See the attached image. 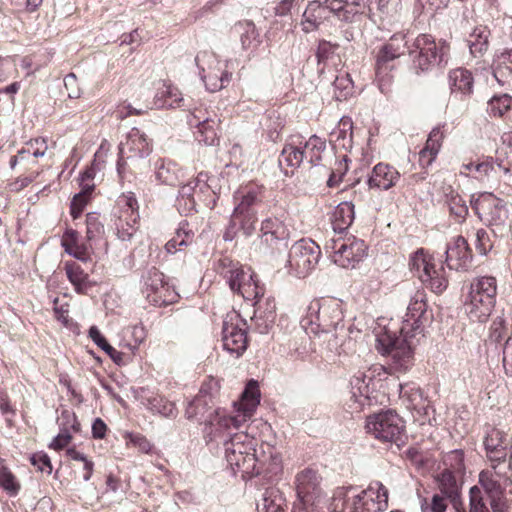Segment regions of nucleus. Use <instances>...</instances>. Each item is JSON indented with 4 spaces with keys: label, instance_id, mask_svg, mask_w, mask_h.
Listing matches in <instances>:
<instances>
[{
    "label": "nucleus",
    "instance_id": "4",
    "mask_svg": "<svg viewBox=\"0 0 512 512\" xmlns=\"http://www.w3.org/2000/svg\"><path fill=\"white\" fill-rule=\"evenodd\" d=\"M387 507L388 490L379 481H372L363 490L354 486L338 487L330 504L333 512H383Z\"/></svg>",
    "mask_w": 512,
    "mask_h": 512
},
{
    "label": "nucleus",
    "instance_id": "12",
    "mask_svg": "<svg viewBox=\"0 0 512 512\" xmlns=\"http://www.w3.org/2000/svg\"><path fill=\"white\" fill-rule=\"evenodd\" d=\"M321 256L320 247L310 239L295 242L289 251V273L297 278H305L317 266Z\"/></svg>",
    "mask_w": 512,
    "mask_h": 512
},
{
    "label": "nucleus",
    "instance_id": "54",
    "mask_svg": "<svg viewBox=\"0 0 512 512\" xmlns=\"http://www.w3.org/2000/svg\"><path fill=\"white\" fill-rule=\"evenodd\" d=\"M447 205L450 213L455 216L458 222L465 220L468 215V206L466 201L457 193L451 192L447 195Z\"/></svg>",
    "mask_w": 512,
    "mask_h": 512
},
{
    "label": "nucleus",
    "instance_id": "50",
    "mask_svg": "<svg viewBox=\"0 0 512 512\" xmlns=\"http://www.w3.org/2000/svg\"><path fill=\"white\" fill-rule=\"evenodd\" d=\"M334 98L337 101L346 100L353 94L354 85L350 75L347 72H340L333 82Z\"/></svg>",
    "mask_w": 512,
    "mask_h": 512
},
{
    "label": "nucleus",
    "instance_id": "10",
    "mask_svg": "<svg viewBox=\"0 0 512 512\" xmlns=\"http://www.w3.org/2000/svg\"><path fill=\"white\" fill-rule=\"evenodd\" d=\"M324 249L332 261L342 268H354L366 254L367 246L356 238L332 237L325 243Z\"/></svg>",
    "mask_w": 512,
    "mask_h": 512
},
{
    "label": "nucleus",
    "instance_id": "38",
    "mask_svg": "<svg viewBox=\"0 0 512 512\" xmlns=\"http://www.w3.org/2000/svg\"><path fill=\"white\" fill-rule=\"evenodd\" d=\"M219 122L217 115L213 114V118H205L202 120V124L195 126L197 130L194 134L197 141L208 146L215 145L218 141Z\"/></svg>",
    "mask_w": 512,
    "mask_h": 512
},
{
    "label": "nucleus",
    "instance_id": "60",
    "mask_svg": "<svg viewBox=\"0 0 512 512\" xmlns=\"http://www.w3.org/2000/svg\"><path fill=\"white\" fill-rule=\"evenodd\" d=\"M149 408L153 412L163 415L165 417L175 416L174 404L162 397H153L151 400H149Z\"/></svg>",
    "mask_w": 512,
    "mask_h": 512
},
{
    "label": "nucleus",
    "instance_id": "44",
    "mask_svg": "<svg viewBox=\"0 0 512 512\" xmlns=\"http://www.w3.org/2000/svg\"><path fill=\"white\" fill-rule=\"evenodd\" d=\"M66 275L79 294H86L91 288L88 274L76 262L65 264Z\"/></svg>",
    "mask_w": 512,
    "mask_h": 512
},
{
    "label": "nucleus",
    "instance_id": "49",
    "mask_svg": "<svg viewBox=\"0 0 512 512\" xmlns=\"http://www.w3.org/2000/svg\"><path fill=\"white\" fill-rule=\"evenodd\" d=\"M105 229L103 223L100 221V216L96 212H90L86 215V238L90 243H96L103 238Z\"/></svg>",
    "mask_w": 512,
    "mask_h": 512
},
{
    "label": "nucleus",
    "instance_id": "63",
    "mask_svg": "<svg viewBox=\"0 0 512 512\" xmlns=\"http://www.w3.org/2000/svg\"><path fill=\"white\" fill-rule=\"evenodd\" d=\"M446 509L444 497L439 494H434L430 501L426 498L421 500L422 512H445Z\"/></svg>",
    "mask_w": 512,
    "mask_h": 512
},
{
    "label": "nucleus",
    "instance_id": "25",
    "mask_svg": "<svg viewBox=\"0 0 512 512\" xmlns=\"http://www.w3.org/2000/svg\"><path fill=\"white\" fill-rule=\"evenodd\" d=\"M320 477L311 468H305L296 475L295 484L298 498L303 504L312 501L319 489Z\"/></svg>",
    "mask_w": 512,
    "mask_h": 512
},
{
    "label": "nucleus",
    "instance_id": "41",
    "mask_svg": "<svg viewBox=\"0 0 512 512\" xmlns=\"http://www.w3.org/2000/svg\"><path fill=\"white\" fill-rule=\"evenodd\" d=\"M155 105L158 108H180L185 106L184 99L176 87L163 85L155 96Z\"/></svg>",
    "mask_w": 512,
    "mask_h": 512
},
{
    "label": "nucleus",
    "instance_id": "26",
    "mask_svg": "<svg viewBox=\"0 0 512 512\" xmlns=\"http://www.w3.org/2000/svg\"><path fill=\"white\" fill-rule=\"evenodd\" d=\"M261 242L274 247L289 236L286 225L277 217L266 218L261 224Z\"/></svg>",
    "mask_w": 512,
    "mask_h": 512
},
{
    "label": "nucleus",
    "instance_id": "28",
    "mask_svg": "<svg viewBox=\"0 0 512 512\" xmlns=\"http://www.w3.org/2000/svg\"><path fill=\"white\" fill-rule=\"evenodd\" d=\"M461 477L448 471H442L437 477L441 493L450 500L456 510H459L462 505L460 499L461 485L459 483Z\"/></svg>",
    "mask_w": 512,
    "mask_h": 512
},
{
    "label": "nucleus",
    "instance_id": "58",
    "mask_svg": "<svg viewBox=\"0 0 512 512\" xmlns=\"http://www.w3.org/2000/svg\"><path fill=\"white\" fill-rule=\"evenodd\" d=\"M0 486L11 496L16 495L20 490V485L15 476L2 460H0Z\"/></svg>",
    "mask_w": 512,
    "mask_h": 512
},
{
    "label": "nucleus",
    "instance_id": "5",
    "mask_svg": "<svg viewBox=\"0 0 512 512\" xmlns=\"http://www.w3.org/2000/svg\"><path fill=\"white\" fill-rule=\"evenodd\" d=\"M301 326L309 334L335 332L344 330L343 302L336 298L315 299L307 307V313L301 320Z\"/></svg>",
    "mask_w": 512,
    "mask_h": 512
},
{
    "label": "nucleus",
    "instance_id": "31",
    "mask_svg": "<svg viewBox=\"0 0 512 512\" xmlns=\"http://www.w3.org/2000/svg\"><path fill=\"white\" fill-rule=\"evenodd\" d=\"M302 151V141L299 138L293 140L290 143H286L281 151V155L279 158V165L281 167L286 166L287 168H291L290 173L292 174L294 169L298 168L302 163H304V156ZM285 174L288 175L289 171L285 169Z\"/></svg>",
    "mask_w": 512,
    "mask_h": 512
},
{
    "label": "nucleus",
    "instance_id": "64",
    "mask_svg": "<svg viewBox=\"0 0 512 512\" xmlns=\"http://www.w3.org/2000/svg\"><path fill=\"white\" fill-rule=\"evenodd\" d=\"M470 512H490L479 487L473 486L470 489Z\"/></svg>",
    "mask_w": 512,
    "mask_h": 512
},
{
    "label": "nucleus",
    "instance_id": "7",
    "mask_svg": "<svg viewBox=\"0 0 512 512\" xmlns=\"http://www.w3.org/2000/svg\"><path fill=\"white\" fill-rule=\"evenodd\" d=\"M450 47L445 40L438 42L429 34H419L408 48L417 73L428 72L434 67L447 64Z\"/></svg>",
    "mask_w": 512,
    "mask_h": 512
},
{
    "label": "nucleus",
    "instance_id": "40",
    "mask_svg": "<svg viewBox=\"0 0 512 512\" xmlns=\"http://www.w3.org/2000/svg\"><path fill=\"white\" fill-rule=\"evenodd\" d=\"M490 31L485 26L475 27L469 34L466 42L470 53L474 57L482 56L488 49Z\"/></svg>",
    "mask_w": 512,
    "mask_h": 512
},
{
    "label": "nucleus",
    "instance_id": "36",
    "mask_svg": "<svg viewBox=\"0 0 512 512\" xmlns=\"http://www.w3.org/2000/svg\"><path fill=\"white\" fill-rule=\"evenodd\" d=\"M493 74L496 80L502 85L512 80V48L495 56L493 61Z\"/></svg>",
    "mask_w": 512,
    "mask_h": 512
},
{
    "label": "nucleus",
    "instance_id": "32",
    "mask_svg": "<svg viewBox=\"0 0 512 512\" xmlns=\"http://www.w3.org/2000/svg\"><path fill=\"white\" fill-rule=\"evenodd\" d=\"M355 217L354 204L352 202H341L333 210L331 224L334 233L341 234L353 223Z\"/></svg>",
    "mask_w": 512,
    "mask_h": 512
},
{
    "label": "nucleus",
    "instance_id": "51",
    "mask_svg": "<svg viewBox=\"0 0 512 512\" xmlns=\"http://www.w3.org/2000/svg\"><path fill=\"white\" fill-rule=\"evenodd\" d=\"M234 217V222L237 223L240 232L245 236H251L256 230L257 224V212H242L241 214L238 212L232 213Z\"/></svg>",
    "mask_w": 512,
    "mask_h": 512
},
{
    "label": "nucleus",
    "instance_id": "22",
    "mask_svg": "<svg viewBox=\"0 0 512 512\" xmlns=\"http://www.w3.org/2000/svg\"><path fill=\"white\" fill-rule=\"evenodd\" d=\"M445 255L447 266L454 270L466 268L472 257L468 243L462 236L455 237L452 242L447 244Z\"/></svg>",
    "mask_w": 512,
    "mask_h": 512
},
{
    "label": "nucleus",
    "instance_id": "30",
    "mask_svg": "<svg viewBox=\"0 0 512 512\" xmlns=\"http://www.w3.org/2000/svg\"><path fill=\"white\" fill-rule=\"evenodd\" d=\"M287 503L279 488L271 486L265 489L257 503V512H286Z\"/></svg>",
    "mask_w": 512,
    "mask_h": 512
},
{
    "label": "nucleus",
    "instance_id": "62",
    "mask_svg": "<svg viewBox=\"0 0 512 512\" xmlns=\"http://www.w3.org/2000/svg\"><path fill=\"white\" fill-rule=\"evenodd\" d=\"M385 45L386 49L396 52L399 56L408 52V48L411 46L403 33L394 34Z\"/></svg>",
    "mask_w": 512,
    "mask_h": 512
},
{
    "label": "nucleus",
    "instance_id": "21",
    "mask_svg": "<svg viewBox=\"0 0 512 512\" xmlns=\"http://www.w3.org/2000/svg\"><path fill=\"white\" fill-rule=\"evenodd\" d=\"M257 474H263L268 480H275L282 472V460L274 447L269 444L261 445L257 451Z\"/></svg>",
    "mask_w": 512,
    "mask_h": 512
},
{
    "label": "nucleus",
    "instance_id": "23",
    "mask_svg": "<svg viewBox=\"0 0 512 512\" xmlns=\"http://www.w3.org/2000/svg\"><path fill=\"white\" fill-rule=\"evenodd\" d=\"M399 179L400 173L396 168L381 162L372 169L367 184L370 189L388 190L395 186Z\"/></svg>",
    "mask_w": 512,
    "mask_h": 512
},
{
    "label": "nucleus",
    "instance_id": "14",
    "mask_svg": "<svg viewBox=\"0 0 512 512\" xmlns=\"http://www.w3.org/2000/svg\"><path fill=\"white\" fill-rule=\"evenodd\" d=\"M507 464H490V468L479 474V483L483 487L494 512H507L503 500L502 483L507 480Z\"/></svg>",
    "mask_w": 512,
    "mask_h": 512
},
{
    "label": "nucleus",
    "instance_id": "37",
    "mask_svg": "<svg viewBox=\"0 0 512 512\" xmlns=\"http://www.w3.org/2000/svg\"><path fill=\"white\" fill-rule=\"evenodd\" d=\"M326 150V141L317 135H312L307 141L302 142L304 160L310 166H317L322 160V154Z\"/></svg>",
    "mask_w": 512,
    "mask_h": 512
},
{
    "label": "nucleus",
    "instance_id": "20",
    "mask_svg": "<svg viewBox=\"0 0 512 512\" xmlns=\"http://www.w3.org/2000/svg\"><path fill=\"white\" fill-rule=\"evenodd\" d=\"M263 198V187L255 183L240 186L233 194V212H238V214L242 212H257L256 206L263 201Z\"/></svg>",
    "mask_w": 512,
    "mask_h": 512
},
{
    "label": "nucleus",
    "instance_id": "34",
    "mask_svg": "<svg viewBox=\"0 0 512 512\" xmlns=\"http://www.w3.org/2000/svg\"><path fill=\"white\" fill-rule=\"evenodd\" d=\"M212 179L205 172H200L193 183L196 185L197 203L202 202L206 207L212 209L216 204V192L212 188Z\"/></svg>",
    "mask_w": 512,
    "mask_h": 512
},
{
    "label": "nucleus",
    "instance_id": "29",
    "mask_svg": "<svg viewBox=\"0 0 512 512\" xmlns=\"http://www.w3.org/2000/svg\"><path fill=\"white\" fill-rule=\"evenodd\" d=\"M449 87L452 94L470 96L473 92L474 78L472 73L465 68H456L449 72Z\"/></svg>",
    "mask_w": 512,
    "mask_h": 512
},
{
    "label": "nucleus",
    "instance_id": "46",
    "mask_svg": "<svg viewBox=\"0 0 512 512\" xmlns=\"http://www.w3.org/2000/svg\"><path fill=\"white\" fill-rule=\"evenodd\" d=\"M443 471L463 476L465 473L464 451L455 449L443 456Z\"/></svg>",
    "mask_w": 512,
    "mask_h": 512
},
{
    "label": "nucleus",
    "instance_id": "18",
    "mask_svg": "<svg viewBox=\"0 0 512 512\" xmlns=\"http://www.w3.org/2000/svg\"><path fill=\"white\" fill-rule=\"evenodd\" d=\"M118 204L122 207V211L115 222L117 236L122 241H129L136 232L139 216L137 200L133 195L123 196Z\"/></svg>",
    "mask_w": 512,
    "mask_h": 512
},
{
    "label": "nucleus",
    "instance_id": "1",
    "mask_svg": "<svg viewBox=\"0 0 512 512\" xmlns=\"http://www.w3.org/2000/svg\"><path fill=\"white\" fill-rule=\"evenodd\" d=\"M260 403L258 383L250 380L238 402L234 403L233 414L216 409L204 423V438L209 445H222L227 465L234 474L252 478L257 474V440L247 431L246 423Z\"/></svg>",
    "mask_w": 512,
    "mask_h": 512
},
{
    "label": "nucleus",
    "instance_id": "27",
    "mask_svg": "<svg viewBox=\"0 0 512 512\" xmlns=\"http://www.w3.org/2000/svg\"><path fill=\"white\" fill-rule=\"evenodd\" d=\"M327 7L341 21L352 22L364 12V0H327Z\"/></svg>",
    "mask_w": 512,
    "mask_h": 512
},
{
    "label": "nucleus",
    "instance_id": "9",
    "mask_svg": "<svg viewBox=\"0 0 512 512\" xmlns=\"http://www.w3.org/2000/svg\"><path fill=\"white\" fill-rule=\"evenodd\" d=\"M411 272L419 278V280L430 287L436 293L441 294L448 286V280L445 275L443 265L438 268L433 262V258L423 249H418L412 254L409 261Z\"/></svg>",
    "mask_w": 512,
    "mask_h": 512
},
{
    "label": "nucleus",
    "instance_id": "2",
    "mask_svg": "<svg viewBox=\"0 0 512 512\" xmlns=\"http://www.w3.org/2000/svg\"><path fill=\"white\" fill-rule=\"evenodd\" d=\"M427 307L426 292L417 290L410 298L399 337L396 330L387 327L374 330L377 351L390 357V367L396 372H406L414 364V339L423 333L424 324L431 318Z\"/></svg>",
    "mask_w": 512,
    "mask_h": 512
},
{
    "label": "nucleus",
    "instance_id": "13",
    "mask_svg": "<svg viewBox=\"0 0 512 512\" xmlns=\"http://www.w3.org/2000/svg\"><path fill=\"white\" fill-rule=\"evenodd\" d=\"M366 429L368 433L383 442L398 443L403 440L405 425L395 411L387 410L369 416Z\"/></svg>",
    "mask_w": 512,
    "mask_h": 512
},
{
    "label": "nucleus",
    "instance_id": "53",
    "mask_svg": "<svg viewBox=\"0 0 512 512\" xmlns=\"http://www.w3.org/2000/svg\"><path fill=\"white\" fill-rule=\"evenodd\" d=\"M474 167L473 178L479 181H485L496 174L497 163L492 157H483L481 160L476 162Z\"/></svg>",
    "mask_w": 512,
    "mask_h": 512
},
{
    "label": "nucleus",
    "instance_id": "6",
    "mask_svg": "<svg viewBox=\"0 0 512 512\" xmlns=\"http://www.w3.org/2000/svg\"><path fill=\"white\" fill-rule=\"evenodd\" d=\"M498 284L494 276H477L469 286L465 312L473 322L484 323L490 317L497 297Z\"/></svg>",
    "mask_w": 512,
    "mask_h": 512
},
{
    "label": "nucleus",
    "instance_id": "3",
    "mask_svg": "<svg viewBox=\"0 0 512 512\" xmlns=\"http://www.w3.org/2000/svg\"><path fill=\"white\" fill-rule=\"evenodd\" d=\"M216 270L226 279L233 292L240 294L245 300L253 303L256 319L266 318L268 324L275 322V300L273 298L263 299L265 288L263 285H260L256 275L250 268L244 269L238 262L224 257L219 259Z\"/></svg>",
    "mask_w": 512,
    "mask_h": 512
},
{
    "label": "nucleus",
    "instance_id": "52",
    "mask_svg": "<svg viewBox=\"0 0 512 512\" xmlns=\"http://www.w3.org/2000/svg\"><path fill=\"white\" fill-rule=\"evenodd\" d=\"M332 140L344 149L352 147V123L341 119L340 127L331 133Z\"/></svg>",
    "mask_w": 512,
    "mask_h": 512
},
{
    "label": "nucleus",
    "instance_id": "43",
    "mask_svg": "<svg viewBox=\"0 0 512 512\" xmlns=\"http://www.w3.org/2000/svg\"><path fill=\"white\" fill-rule=\"evenodd\" d=\"M142 281V293L148 302L167 284L164 281V274L155 267L147 270L142 276Z\"/></svg>",
    "mask_w": 512,
    "mask_h": 512
},
{
    "label": "nucleus",
    "instance_id": "11",
    "mask_svg": "<svg viewBox=\"0 0 512 512\" xmlns=\"http://www.w3.org/2000/svg\"><path fill=\"white\" fill-rule=\"evenodd\" d=\"M201 80L209 92H217L225 88L231 81L232 73L217 56L209 51H202L195 57Z\"/></svg>",
    "mask_w": 512,
    "mask_h": 512
},
{
    "label": "nucleus",
    "instance_id": "16",
    "mask_svg": "<svg viewBox=\"0 0 512 512\" xmlns=\"http://www.w3.org/2000/svg\"><path fill=\"white\" fill-rule=\"evenodd\" d=\"M118 149L117 172L119 176L123 174L126 159L143 158L151 152L149 140L136 127H133L127 133L125 140L120 142Z\"/></svg>",
    "mask_w": 512,
    "mask_h": 512
},
{
    "label": "nucleus",
    "instance_id": "45",
    "mask_svg": "<svg viewBox=\"0 0 512 512\" xmlns=\"http://www.w3.org/2000/svg\"><path fill=\"white\" fill-rule=\"evenodd\" d=\"M497 168L504 173L512 172V132H506L502 135V145L497 150Z\"/></svg>",
    "mask_w": 512,
    "mask_h": 512
},
{
    "label": "nucleus",
    "instance_id": "47",
    "mask_svg": "<svg viewBox=\"0 0 512 512\" xmlns=\"http://www.w3.org/2000/svg\"><path fill=\"white\" fill-rule=\"evenodd\" d=\"M124 337H131L132 340L123 339L120 343L122 348H126L130 355H134L139 345L145 339V330L142 326H129L123 330Z\"/></svg>",
    "mask_w": 512,
    "mask_h": 512
},
{
    "label": "nucleus",
    "instance_id": "39",
    "mask_svg": "<svg viewBox=\"0 0 512 512\" xmlns=\"http://www.w3.org/2000/svg\"><path fill=\"white\" fill-rule=\"evenodd\" d=\"M400 397L408 401V407L421 411L424 410L427 413L428 405L426 404V398L423 391L414 383H406L400 385Z\"/></svg>",
    "mask_w": 512,
    "mask_h": 512
},
{
    "label": "nucleus",
    "instance_id": "55",
    "mask_svg": "<svg viewBox=\"0 0 512 512\" xmlns=\"http://www.w3.org/2000/svg\"><path fill=\"white\" fill-rule=\"evenodd\" d=\"M196 185L193 183V180L189 181L187 184H184L179 189V197L178 202L181 205L182 201L184 202V210L186 212H190L196 210L197 205V196H196Z\"/></svg>",
    "mask_w": 512,
    "mask_h": 512
},
{
    "label": "nucleus",
    "instance_id": "33",
    "mask_svg": "<svg viewBox=\"0 0 512 512\" xmlns=\"http://www.w3.org/2000/svg\"><path fill=\"white\" fill-rule=\"evenodd\" d=\"M182 171L170 160L159 159L155 162V178L161 184L175 186L179 183Z\"/></svg>",
    "mask_w": 512,
    "mask_h": 512
},
{
    "label": "nucleus",
    "instance_id": "17",
    "mask_svg": "<svg viewBox=\"0 0 512 512\" xmlns=\"http://www.w3.org/2000/svg\"><path fill=\"white\" fill-rule=\"evenodd\" d=\"M511 444L512 440H509L502 429L491 425L485 426L483 445L490 464H507L506 458Z\"/></svg>",
    "mask_w": 512,
    "mask_h": 512
},
{
    "label": "nucleus",
    "instance_id": "24",
    "mask_svg": "<svg viewBox=\"0 0 512 512\" xmlns=\"http://www.w3.org/2000/svg\"><path fill=\"white\" fill-rule=\"evenodd\" d=\"M332 13L327 7V0L323 3L312 1L308 4L302 15L301 28L304 33H310L319 28V26L328 19Z\"/></svg>",
    "mask_w": 512,
    "mask_h": 512
},
{
    "label": "nucleus",
    "instance_id": "42",
    "mask_svg": "<svg viewBox=\"0 0 512 512\" xmlns=\"http://www.w3.org/2000/svg\"><path fill=\"white\" fill-rule=\"evenodd\" d=\"M194 232L189 228V224L183 221L179 224L175 235L165 244V250L168 254H175L181 250V247L188 246L193 242Z\"/></svg>",
    "mask_w": 512,
    "mask_h": 512
},
{
    "label": "nucleus",
    "instance_id": "48",
    "mask_svg": "<svg viewBox=\"0 0 512 512\" xmlns=\"http://www.w3.org/2000/svg\"><path fill=\"white\" fill-rule=\"evenodd\" d=\"M240 34V41L243 49L255 48L259 44V34L254 25L250 21L241 22L236 26Z\"/></svg>",
    "mask_w": 512,
    "mask_h": 512
},
{
    "label": "nucleus",
    "instance_id": "59",
    "mask_svg": "<svg viewBox=\"0 0 512 512\" xmlns=\"http://www.w3.org/2000/svg\"><path fill=\"white\" fill-rule=\"evenodd\" d=\"M178 294L168 284L157 292L149 303L153 306H167L177 301Z\"/></svg>",
    "mask_w": 512,
    "mask_h": 512
},
{
    "label": "nucleus",
    "instance_id": "61",
    "mask_svg": "<svg viewBox=\"0 0 512 512\" xmlns=\"http://www.w3.org/2000/svg\"><path fill=\"white\" fill-rule=\"evenodd\" d=\"M338 47V44H333L326 40H320L316 51L318 65L325 66L328 60L335 55Z\"/></svg>",
    "mask_w": 512,
    "mask_h": 512
},
{
    "label": "nucleus",
    "instance_id": "15",
    "mask_svg": "<svg viewBox=\"0 0 512 512\" xmlns=\"http://www.w3.org/2000/svg\"><path fill=\"white\" fill-rule=\"evenodd\" d=\"M247 322L237 313L227 315L222 326L223 349L239 358L247 349Z\"/></svg>",
    "mask_w": 512,
    "mask_h": 512
},
{
    "label": "nucleus",
    "instance_id": "8",
    "mask_svg": "<svg viewBox=\"0 0 512 512\" xmlns=\"http://www.w3.org/2000/svg\"><path fill=\"white\" fill-rule=\"evenodd\" d=\"M472 210L489 226L495 236L502 237L509 231V211L506 203L489 192L473 195L470 199Z\"/></svg>",
    "mask_w": 512,
    "mask_h": 512
},
{
    "label": "nucleus",
    "instance_id": "57",
    "mask_svg": "<svg viewBox=\"0 0 512 512\" xmlns=\"http://www.w3.org/2000/svg\"><path fill=\"white\" fill-rule=\"evenodd\" d=\"M93 188L94 185L83 186L81 191L73 197L70 206L71 216L73 219H77L81 215L84 207L90 199V194Z\"/></svg>",
    "mask_w": 512,
    "mask_h": 512
},
{
    "label": "nucleus",
    "instance_id": "19",
    "mask_svg": "<svg viewBox=\"0 0 512 512\" xmlns=\"http://www.w3.org/2000/svg\"><path fill=\"white\" fill-rule=\"evenodd\" d=\"M372 381V377L366 375L365 373L359 372L355 374L350 380V400L348 403V407L350 412L359 413L366 406H370L372 404V399L370 396V382Z\"/></svg>",
    "mask_w": 512,
    "mask_h": 512
},
{
    "label": "nucleus",
    "instance_id": "56",
    "mask_svg": "<svg viewBox=\"0 0 512 512\" xmlns=\"http://www.w3.org/2000/svg\"><path fill=\"white\" fill-rule=\"evenodd\" d=\"M392 66L376 65V84L379 91L384 95H389L392 91L393 76L390 73Z\"/></svg>",
    "mask_w": 512,
    "mask_h": 512
},
{
    "label": "nucleus",
    "instance_id": "35",
    "mask_svg": "<svg viewBox=\"0 0 512 512\" xmlns=\"http://www.w3.org/2000/svg\"><path fill=\"white\" fill-rule=\"evenodd\" d=\"M88 335L91 340L101 348L117 365H124L130 358V353L127 355L125 352L118 351L112 347L102 335L100 330L96 326H91Z\"/></svg>",
    "mask_w": 512,
    "mask_h": 512
}]
</instances>
